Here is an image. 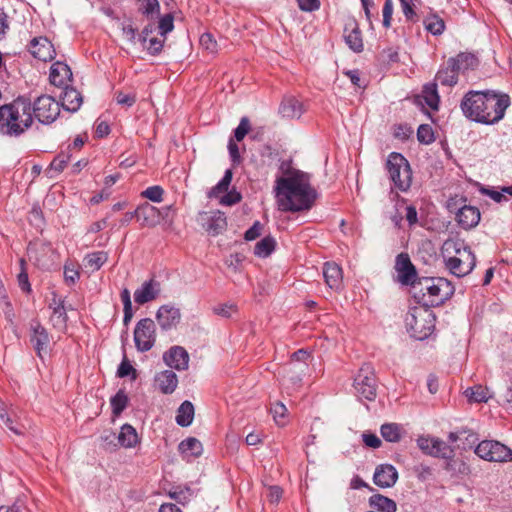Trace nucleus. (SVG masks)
<instances>
[{
	"instance_id": "obj_1",
	"label": "nucleus",
	"mask_w": 512,
	"mask_h": 512,
	"mask_svg": "<svg viewBox=\"0 0 512 512\" xmlns=\"http://www.w3.org/2000/svg\"><path fill=\"white\" fill-rule=\"evenodd\" d=\"M274 190L278 207L283 212L308 211L318 197L309 174L298 170L277 178Z\"/></svg>"
},
{
	"instance_id": "obj_2",
	"label": "nucleus",
	"mask_w": 512,
	"mask_h": 512,
	"mask_svg": "<svg viewBox=\"0 0 512 512\" xmlns=\"http://www.w3.org/2000/svg\"><path fill=\"white\" fill-rule=\"evenodd\" d=\"M509 105L510 97L505 93L470 90L463 96L460 108L467 119L493 125L503 119Z\"/></svg>"
},
{
	"instance_id": "obj_3",
	"label": "nucleus",
	"mask_w": 512,
	"mask_h": 512,
	"mask_svg": "<svg viewBox=\"0 0 512 512\" xmlns=\"http://www.w3.org/2000/svg\"><path fill=\"white\" fill-rule=\"evenodd\" d=\"M33 123L32 104L23 97L0 106V133L10 137L22 135Z\"/></svg>"
},
{
	"instance_id": "obj_4",
	"label": "nucleus",
	"mask_w": 512,
	"mask_h": 512,
	"mask_svg": "<svg viewBox=\"0 0 512 512\" xmlns=\"http://www.w3.org/2000/svg\"><path fill=\"white\" fill-rule=\"evenodd\" d=\"M446 268L456 277L469 274L476 265V257L461 239H447L441 248Z\"/></svg>"
},
{
	"instance_id": "obj_5",
	"label": "nucleus",
	"mask_w": 512,
	"mask_h": 512,
	"mask_svg": "<svg viewBox=\"0 0 512 512\" xmlns=\"http://www.w3.org/2000/svg\"><path fill=\"white\" fill-rule=\"evenodd\" d=\"M424 298L425 305L438 306L443 304L454 294V286L445 278H431L419 281L414 285Z\"/></svg>"
},
{
	"instance_id": "obj_6",
	"label": "nucleus",
	"mask_w": 512,
	"mask_h": 512,
	"mask_svg": "<svg viewBox=\"0 0 512 512\" xmlns=\"http://www.w3.org/2000/svg\"><path fill=\"white\" fill-rule=\"evenodd\" d=\"M435 317L431 310L423 307H413L405 316L407 332L416 340L428 338L434 329Z\"/></svg>"
},
{
	"instance_id": "obj_7",
	"label": "nucleus",
	"mask_w": 512,
	"mask_h": 512,
	"mask_svg": "<svg viewBox=\"0 0 512 512\" xmlns=\"http://www.w3.org/2000/svg\"><path fill=\"white\" fill-rule=\"evenodd\" d=\"M386 169L394 186L406 192L412 183V171L409 162L400 153L392 152L386 161Z\"/></svg>"
},
{
	"instance_id": "obj_8",
	"label": "nucleus",
	"mask_w": 512,
	"mask_h": 512,
	"mask_svg": "<svg viewBox=\"0 0 512 512\" xmlns=\"http://www.w3.org/2000/svg\"><path fill=\"white\" fill-rule=\"evenodd\" d=\"M475 454L490 462H511L512 449L495 440H483L475 448Z\"/></svg>"
},
{
	"instance_id": "obj_9",
	"label": "nucleus",
	"mask_w": 512,
	"mask_h": 512,
	"mask_svg": "<svg viewBox=\"0 0 512 512\" xmlns=\"http://www.w3.org/2000/svg\"><path fill=\"white\" fill-rule=\"evenodd\" d=\"M356 395L368 401L376 398V379L374 369L370 364H364L354 378Z\"/></svg>"
},
{
	"instance_id": "obj_10",
	"label": "nucleus",
	"mask_w": 512,
	"mask_h": 512,
	"mask_svg": "<svg viewBox=\"0 0 512 512\" xmlns=\"http://www.w3.org/2000/svg\"><path fill=\"white\" fill-rule=\"evenodd\" d=\"M60 114V104L51 96L42 95L32 104V118L48 125L53 123Z\"/></svg>"
},
{
	"instance_id": "obj_11",
	"label": "nucleus",
	"mask_w": 512,
	"mask_h": 512,
	"mask_svg": "<svg viewBox=\"0 0 512 512\" xmlns=\"http://www.w3.org/2000/svg\"><path fill=\"white\" fill-rule=\"evenodd\" d=\"M156 341V326L152 319L144 318L138 321L134 329V342L138 351L147 352Z\"/></svg>"
},
{
	"instance_id": "obj_12",
	"label": "nucleus",
	"mask_w": 512,
	"mask_h": 512,
	"mask_svg": "<svg viewBox=\"0 0 512 512\" xmlns=\"http://www.w3.org/2000/svg\"><path fill=\"white\" fill-rule=\"evenodd\" d=\"M418 448L426 455L435 458H448L453 449L443 440L430 435L419 436L416 440Z\"/></svg>"
},
{
	"instance_id": "obj_13",
	"label": "nucleus",
	"mask_w": 512,
	"mask_h": 512,
	"mask_svg": "<svg viewBox=\"0 0 512 512\" xmlns=\"http://www.w3.org/2000/svg\"><path fill=\"white\" fill-rule=\"evenodd\" d=\"M395 269L398 273V279L402 284L416 285V269L413 266L408 254L400 253L396 257Z\"/></svg>"
},
{
	"instance_id": "obj_14",
	"label": "nucleus",
	"mask_w": 512,
	"mask_h": 512,
	"mask_svg": "<svg viewBox=\"0 0 512 512\" xmlns=\"http://www.w3.org/2000/svg\"><path fill=\"white\" fill-rule=\"evenodd\" d=\"M156 319L161 329L170 330L180 322V309L172 304L162 305L156 313Z\"/></svg>"
},
{
	"instance_id": "obj_15",
	"label": "nucleus",
	"mask_w": 512,
	"mask_h": 512,
	"mask_svg": "<svg viewBox=\"0 0 512 512\" xmlns=\"http://www.w3.org/2000/svg\"><path fill=\"white\" fill-rule=\"evenodd\" d=\"M163 361L170 368L178 371L186 370L189 363V355L181 346H173L163 355Z\"/></svg>"
},
{
	"instance_id": "obj_16",
	"label": "nucleus",
	"mask_w": 512,
	"mask_h": 512,
	"mask_svg": "<svg viewBox=\"0 0 512 512\" xmlns=\"http://www.w3.org/2000/svg\"><path fill=\"white\" fill-rule=\"evenodd\" d=\"M398 480V472L391 464H381L375 469L373 481L375 485L381 488H390Z\"/></svg>"
},
{
	"instance_id": "obj_17",
	"label": "nucleus",
	"mask_w": 512,
	"mask_h": 512,
	"mask_svg": "<svg viewBox=\"0 0 512 512\" xmlns=\"http://www.w3.org/2000/svg\"><path fill=\"white\" fill-rule=\"evenodd\" d=\"M30 330V342L32 343L37 355L42 357V352L47 350L50 342L48 332L38 321L31 322Z\"/></svg>"
},
{
	"instance_id": "obj_18",
	"label": "nucleus",
	"mask_w": 512,
	"mask_h": 512,
	"mask_svg": "<svg viewBox=\"0 0 512 512\" xmlns=\"http://www.w3.org/2000/svg\"><path fill=\"white\" fill-rule=\"evenodd\" d=\"M29 51L35 58L44 62L52 60L55 55L53 45L46 37L32 39Z\"/></svg>"
},
{
	"instance_id": "obj_19",
	"label": "nucleus",
	"mask_w": 512,
	"mask_h": 512,
	"mask_svg": "<svg viewBox=\"0 0 512 512\" xmlns=\"http://www.w3.org/2000/svg\"><path fill=\"white\" fill-rule=\"evenodd\" d=\"M202 221L205 230L213 236L222 233L227 226L226 216L221 211L204 213L202 216Z\"/></svg>"
},
{
	"instance_id": "obj_20",
	"label": "nucleus",
	"mask_w": 512,
	"mask_h": 512,
	"mask_svg": "<svg viewBox=\"0 0 512 512\" xmlns=\"http://www.w3.org/2000/svg\"><path fill=\"white\" fill-rule=\"evenodd\" d=\"M134 214L141 226L154 227L160 221L159 210L149 203L138 206Z\"/></svg>"
},
{
	"instance_id": "obj_21",
	"label": "nucleus",
	"mask_w": 512,
	"mask_h": 512,
	"mask_svg": "<svg viewBox=\"0 0 512 512\" xmlns=\"http://www.w3.org/2000/svg\"><path fill=\"white\" fill-rule=\"evenodd\" d=\"M449 63L454 65L458 74L475 70L479 66V59L476 54L471 52H460L454 57H450Z\"/></svg>"
},
{
	"instance_id": "obj_22",
	"label": "nucleus",
	"mask_w": 512,
	"mask_h": 512,
	"mask_svg": "<svg viewBox=\"0 0 512 512\" xmlns=\"http://www.w3.org/2000/svg\"><path fill=\"white\" fill-rule=\"evenodd\" d=\"M346 44L356 53L362 52L363 40L359 26L355 20H349L345 24L344 35Z\"/></svg>"
},
{
	"instance_id": "obj_23",
	"label": "nucleus",
	"mask_w": 512,
	"mask_h": 512,
	"mask_svg": "<svg viewBox=\"0 0 512 512\" xmlns=\"http://www.w3.org/2000/svg\"><path fill=\"white\" fill-rule=\"evenodd\" d=\"M160 293V283L154 279L145 281L140 288L134 292V300L139 305L155 300Z\"/></svg>"
},
{
	"instance_id": "obj_24",
	"label": "nucleus",
	"mask_w": 512,
	"mask_h": 512,
	"mask_svg": "<svg viewBox=\"0 0 512 512\" xmlns=\"http://www.w3.org/2000/svg\"><path fill=\"white\" fill-rule=\"evenodd\" d=\"M72 79L70 67L63 62H55L50 68L49 80L56 87L66 86Z\"/></svg>"
},
{
	"instance_id": "obj_25",
	"label": "nucleus",
	"mask_w": 512,
	"mask_h": 512,
	"mask_svg": "<svg viewBox=\"0 0 512 512\" xmlns=\"http://www.w3.org/2000/svg\"><path fill=\"white\" fill-rule=\"evenodd\" d=\"M458 76L459 74L454 65L449 63V59H447L437 71L435 75V82L441 86L452 88L458 83Z\"/></svg>"
},
{
	"instance_id": "obj_26",
	"label": "nucleus",
	"mask_w": 512,
	"mask_h": 512,
	"mask_svg": "<svg viewBox=\"0 0 512 512\" xmlns=\"http://www.w3.org/2000/svg\"><path fill=\"white\" fill-rule=\"evenodd\" d=\"M156 388L163 394H172L178 385V377L172 370H164L155 375Z\"/></svg>"
},
{
	"instance_id": "obj_27",
	"label": "nucleus",
	"mask_w": 512,
	"mask_h": 512,
	"mask_svg": "<svg viewBox=\"0 0 512 512\" xmlns=\"http://www.w3.org/2000/svg\"><path fill=\"white\" fill-rule=\"evenodd\" d=\"M279 113L284 118L298 119L304 113L303 104L294 96H285L280 104Z\"/></svg>"
},
{
	"instance_id": "obj_28",
	"label": "nucleus",
	"mask_w": 512,
	"mask_h": 512,
	"mask_svg": "<svg viewBox=\"0 0 512 512\" xmlns=\"http://www.w3.org/2000/svg\"><path fill=\"white\" fill-rule=\"evenodd\" d=\"M323 277L326 285L333 289L339 290L342 285V269L334 262H326L323 266Z\"/></svg>"
},
{
	"instance_id": "obj_29",
	"label": "nucleus",
	"mask_w": 512,
	"mask_h": 512,
	"mask_svg": "<svg viewBox=\"0 0 512 512\" xmlns=\"http://www.w3.org/2000/svg\"><path fill=\"white\" fill-rule=\"evenodd\" d=\"M458 224L463 229H471L480 221V211L473 206H463L456 214Z\"/></svg>"
},
{
	"instance_id": "obj_30",
	"label": "nucleus",
	"mask_w": 512,
	"mask_h": 512,
	"mask_svg": "<svg viewBox=\"0 0 512 512\" xmlns=\"http://www.w3.org/2000/svg\"><path fill=\"white\" fill-rule=\"evenodd\" d=\"M62 88L64 91L61 95V106L69 112L78 111L83 102L80 92L73 87H69L68 84Z\"/></svg>"
},
{
	"instance_id": "obj_31",
	"label": "nucleus",
	"mask_w": 512,
	"mask_h": 512,
	"mask_svg": "<svg viewBox=\"0 0 512 512\" xmlns=\"http://www.w3.org/2000/svg\"><path fill=\"white\" fill-rule=\"evenodd\" d=\"M369 506L372 508L371 511L376 512H396L397 504L396 502L382 494H373L369 497L368 500Z\"/></svg>"
},
{
	"instance_id": "obj_32",
	"label": "nucleus",
	"mask_w": 512,
	"mask_h": 512,
	"mask_svg": "<svg viewBox=\"0 0 512 512\" xmlns=\"http://www.w3.org/2000/svg\"><path fill=\"white\" fill-rule=\"evenodd\" d=\"M178 448L182 456L187 460L200 456L203 451L202 443L194 437L181 441Z\"/></svg>"
},
{
	"instance_id": "obj_33",
	"label": "nucleus",
	"mask_w": 512,
	"mask_h": 512,
	"mask_svg": "<svg viewBox=\"0 0 512 512\" xmlns=\"http://www.w3.org/2000/svg\"><path fill=\"white\" fill-rule=\"evenodd\" d=\"M194 418V406L190 401H184L177 410L176 423L181 427H188Z\"/></svg>"
},
{
	"instance_id": "obj_34",
	"label": "nucleus",
	"mask_w": 512,
	"mask_h": 512,
	"mask_svg": "<svg viewBox=\"0 0 512 512\" xmlns=\"http://www.w3.org/2000/svg\"><path fill=\"white\" fill-rule=\"evenodd\" d=\"M117 439L121 446L131 448L138 442V436L135 428L129 424H125L121 427L120 433Z\"/></svg>"
},
{
	"instance_id": "obj_35",
	"label": "nucleus",
	"mask_w": 512,
	"mask_h": 512,
	"mask_svg": "<svg viewBox=\"0 0 512 512\" xmlns=\"http://www.w3.org/2000/svg\"><path fill=\"white\" fill-rule=\"evenodd\" d=\"M53 313L51 315V321L55 327L65 328L68 320L67 309L64 306V301L59 300L58 302L53 300Z\"/></svg>"
},
{
	"instance_id": "obj_36",
	"label": "nucleus",
	"mask_w": 512,
	"mask_h": 512,
	"mask_svg": "<svg viewBox=\"0 0 512 512\" xmlns=\"http://www.w3.org/2000/svg\"><path fill=\"white\" fill-rule=\"evenodd\" d=\"M108 260V253L105 251H96L89 253L84 258L85 267L91 269L92 271L99 270L104 263Z\"/></svg>"
},
{
	"instance_id": "obj_37",
	"label": "nucleus",
	"mask_w": 512,
	"mask_h": 512,
	"mask_svg": "<svg viewBox=\"0 0 512 512\" xmlns=\"http://www.w3.org/2000/svg\"><path fill=\"white\" fill-rule=\"evenodd\" d=\"M437 83L434 81L433 83H429L424 86L422 96L425 103L432 109L438 110L440 97L437 91Z\"/></svg>"
},
{
	"instance_id": "obj_38",
	"label": "nucleus",
	"mask_w": 512,
	"mask_h": 512,
	"mask_svg": "<svg viewBox=\"0 0 512 512\" xmlns=\"http://www.w3.org/2000/svg\"><path fill=\"white\" fill-rule=\"evenodd\" d=\"M450 454L446 459L445 470L450 472L453 476L467 475L469 473L468 465L461 459H455Z\"/></svg>"
},
{
	"instance_id": "obj_39",
	"label": "nucleus",
	"mask_w": 512,
	"mask_h": 512,
	"mask_svg": "<svg viewBox=\"0 0 512 512\" xmlns=\"http://www.w3.org/2000/svg\"><path fill=\"white\" fill-rule=\"evenodd\" d=\"M465 396L469 399L471 402H487L488 399L491 397V394L488 390V388L483 387L481 385H476L473 387H469L465 390Z\"/></svg>"
},
{
	"instance_id": "obj_40",
	"label": "nucleus",
	"mask_w": 512,
	"mask_h": 512,
	"mask_svg": "<svg viewBox=\"0 0 512 512\" xmlns=\"http://www.w3.org/2000/svg\"><path fill=\"white\" fill-rule=\"evenodd\" d=\"M276 241L271 236H266L256 243L254 254L258 257H268L275 249Z\"/></svg>"
},
{
	"instance_id": "obj_41",
	"label": "nucleus",
	"mask_w": 512,
	"mask_h": 512,
	"mask_svg": "<svg viewBox=\"0 0 512 512\" xmlns=\"http://www.w3.org/2000/svg\"><path fill=\"white\" fill-rule=\"evenodd\" d=\"M381 436L388 442L396 443L401 439V427L396 423H386L380 428Z\"/></svg>"
},
{
	"instance_id": "obj_42",
	"label": "nucleus",
	"mask_w": 512,
	"mask_h": 512,
	"mask_svg": "<svg viewBox=\"0 0 512 512\" xmlns=\"http://www.w3.org/2000/svg\"><path fill=\"white\" fill-rule=\"evenodd\" d=\"M168 496L178 502L179 504L185 505L193 496V491L188 486H177L172 488L168 492Z\"/></svg>"
},
{
	"instance_id": "obj_43",
	"label": "nucleus",
	"mask_w": 512,
	"mask_h": 512,
	"mask_svg": "<svg viewBox=\"0 0 512 512\" xmlns=\"http://www.w3.org/2000/svg\"><path fill=\"white\" fill-rule=\"evenodd\" d=\"M424 26L433 35H441L445 29L444 21L436 15L427 17L424 20Z\"/></svg>"
},
{
	"instance_id": "obj_44",
	"label": "nucleus",
	"mask_w": 512,
	"mask_h": 512,
	"mask_svg": "<svg viewBox=\"0 0 512 512\" xmlns=\"http://www.w3.org/2000/svg\"><path fill=\"white\" fill-rule=\"evenodd\" d=\"M232 171L226 170L222 179L209 192V197H218L220 193L227 192L232 180Z\"/></svg>"
},
{
	"instance_id": "obj_45",
	"label": "nucleus",
	"mask_w": 512,
	"mask_h": 512,
	"mask_svg": "<svg viewBox=\"0 0 512 512\" xmlns=\"http://www.w3.org/2000/svg\"><path fill=\"white\" fill-rule=\"evenodd\" d=\"M111 406L113 413L115 415H119L126 408L128 403V397L124 393V391L119 390L112 398H111Z\"/></svg>"
},
{
	"instance_id": "obj_46",
	"label": "nucleus",
	"mask_w": 512,
	"mask_h": 512,
	"mask_svg": "<svg viewBox=\"0 0 512 512\" xmlns=\"http://www.w3.org/2000/svg\"><path fill=\"white\" fill-rule=\"evenodd\" d=\"M417 139L422 144H431L434 142V132L430 125L421 124L417 130Z\"/></svg>"
},
{
	"instance_id": "obj_47",
	"label": "nucleus",
	"mask_w": 512,
	"mask_h": 512,
	"mask_svg": "<svg viewBox=\"0 0 512 512\" xmlns=\"http://www.w3.org/2000/svg\"><path fill=\"white\" fill-rule=\"evenodd\" d=\"M69 160L70 155L68 153L62 152L53 159L49 166V170L60 173L65 169Z\"/></svg>"
},
{
	"instance_id": "obj_48",
	"label": "nucleus",
	"mask_w": 512,
	"mask_h": 512,
	"mask_svg": "<svg viewBox=\"0 0 512 512\" xmlns=\"http://www.w3.org/2000/svg\"><path fill=\"white\" fill-rule=\"evenodd\" d=\"M164 190L162 187L155 185L150 186L142 192V196L152 202L160 203L163 200Z\"/></svg>"
},
{
	"instance_id": "obj_49",
	"label": "nucleus",
	"mask_w": 512,
	"mask_h": 512,
	"mask_svg": "<svg viewBox=\"0 0 512 512\" xmlns=\"http://www.w3.org/2000/svg\"><path fill=\"white\" fill-rule=\"evenodd\" d=\"M80 278V274L76 265L73 263H66L64 265V279L69 285L75 284Z\"/></svg>"
},
{
	"instance_id": "obj_50",
	"label": "nucleus",
	"mask_w": 512,
	"mask_h": 512,
	"mask_svg": "<svg viewBox=\"0 0 512 512\" xmlns=\"http://www.w3.org/2000/svg\"><path fill=\"white\" fill-rule=\"evenodd\" d=\"M286 412H287V408L281 402L275 403L273 405V407L271 408V413L273 415L275 422L281 426L285 425V423H286V419H285Z\"/></svg>"
},
{
	"instance_id": "obj_51",
	"label": "nucleus",
	"mask_w": 512,
	"mask_h": 512,
	"mask_svg": "<svg viewBox=\"0 0 512 512\" xmlns=\"http://www.w3.org/2000/svg\"><path fill=\"white\" fill-rule=\"evenodd\" d=\"M236 311L237 307L233 303H223L213 307V312L224 318H230Z\"/></svg>"
},
{
	"instance_id": "obj_52",
	"label": "nucleus",
	"mask_w": 512,
	"mask_h": 512,
	"mask_svg": "<svg viewBox=\"0 0 512 512\" xmlns=\"http://www.w3.org/2000/svg\"><path fill=\"white\" fill-rule=\"evenodd\" d=\"M140 3V10L146 16H152L159 12L160 5L158 0H138Z\"/></svg>"
},
{
	"instance_id": "obj_53",
	"label": "nucleus",
	"mask_w": 512,
	"mask_h": 512,
	"mask_svg": "<svg viewBox=\"0 0 512 512\" xmlns=\"http://www.w3.org/2000/svg\"><path fill=\"white\" fill-rule=\"evenodd\" d=\"M130 374H132V379H136V370L125 357L118 367L117 376L123 378Z\"/></svg>"
},
{
	"instance_id": "obj_54",
	"label": "nucleus",
	"mask_w": 512,
	"mask_h": 512,
	"mask_svg": "<svg viewBox=\"0 0 512 512\" xmlns=\"http://www.w3.org/2000/svg\"><path fill=\"white\" fill-rule=\"evenodd\" d=\"M158 28L160 34L165 37L166 34L171 32L174 28L173 16L171 14H166L163 17H161L159 20Z\"/></svg>"
},
{
	"instance_id": "obj_55",
	"label": "nucleus",
	"mask_w": 512,
	"mask_h": 512,
	"mask_svg": "<svg viewBox=\"0 0 512 512\" xmlns=\"http://www.w3.org/2000/svg\"><path fill=\"white\" fill-rule=\"evenodd\" d=\"M250 130V122L247 117H243L240 120L239 125L234 130V137L237 141H241L247 135Z\"/></svg>"
},
{
	"instance_id": "obj_56",
	"label": "nucleus",
	"mask_w": 512,
	"mask_h": 512,
	"mask_svg": "<svg viewBox=\"0 0 512 512\" xmlns=\"http://www.w3.org/2000/svg\"><path fill=\"white\" fill-rule=\"evenodd\" d=\"M200 45L210 53H215L217 51V42L209 33H204L200 37Z\"/></svg>"
},
{
	"instance_id": "obj_57",
	"label": "nucleus",
	"mask_w": 512,
	"mask_h": 512,
	"mask_svg": "<svg viewBox=\"0 0 512 512\" xmlns=\"http://www.w3.org/2000/svg\"><path fill=\"white\" fill-rule=\"evenodd\" d=\"M414 472L419 481L425 482L431 478L433 472L431 467L425 464H419L414 468Z\"/></svg>"
},
{
	"instance_id": "obj_58",
	"label": "nucleus",
	"mask_w": 512,
	"mask_h": 512,
	"mask_svg": "<svg viewBox=\"0 0 512 512\" xmlns=\"http://www.w3.org/2000/svg\"><path fill=\"white\" fill-rule=\"evenodd\" d=\"M115 100L121 106L131 107L136 102V96L118 91L115 94Z\"/></svg>"
},
{
	"instance_id": "obj_59",
	"label": "nucleus",
	"mask_w": 512,
	"mask_h": 512,
	"mask_svg": "<svg viewBox=\"0 0 512 512\" xmlns=\"http://www.w3.org/2000/svg\"><path fill=\"white\" fill-rule=\"evenodd\" d=\"M382 14H383V26L385 28H389L391 25L392 14H393V1L392 0H385Z\"/></svg>"
},
{
	"instance_id": "obj_60",
	"label": "nucleus",
	"mask_w": 512,
	"mask_h": 512,
	"mask_svg": "<svg viewBox=\"0 0 512 512\" xmlns=\"http://www.w3.org/2000/svg\"><path fill=\"white\" fill-rule=\"evenodd\" d=\"M242 199V196L239 192H237L236 190H232V191H229L227 192L220 200V203L222 205H226V206H232L234 204H237L238 202H240Z\"/></svg>"
},
{
	"instance_id": "obj_61",
	"label": "nucleus",
	"mask_w": 512,
	"mask_h": 512,
	"mask_svg": "<svg viewBox=\"0 0 512 512\" xmlns=\"http://www.w3.org/2000/svg\"><path fill=\"white\" fill-rule=\"evenodd\" d=\"M362 439L366 446L374 448V449L379 448L382 444L381 439L376 434L363 433Z\"/></svg>"
},
{
	"instance_id": "obj_62",
	"label": "nucleus",
	"mask_w": 512,
	"mask_h": 512,
	"mask_svg": "<svg viewBox=\"0 0 512 512\" xmlns=\"http://www.w3.org/2000/svg\"><path fill=\"white\" fill-rule=\"evenodd\" d=\"M298 6L302 11L312 12L320 7L319 0H297Z\"/></svg>"
},
{
	"instance_id": "obj_63",
	"label": "nucleus",
	"mask_w": 512,
	"mask_h": 512,
	"mask_svg": "<svg viewBox=\"0 0 512 512\" xmlns=\"http://www.w3.org/2000/svg\"><path fill=\"white\" fill-rule=\"evenodd\" d=\"M262 230V225L259 221L254 222V224L245 232V239L247 241L255 240L260 236Z\"/></svg>"
},
{
	"instance_id": "obj_64",
	"label": "nucleus",
	"mask_w": 512,
	"mask_h": 512,
	"mask_svg": "<svg viewBox=\"0 0 512 512\" xmlns=\"http://www.w3.org/2000/svg\"><path fill=\"white\" fill-rule=\"evenodd\" d=\"M164 40H160L158 38H150L149 39V45L147 47V50L151 55H157L160 53L163 47Z\"/></svg>"
}]
</instances>
